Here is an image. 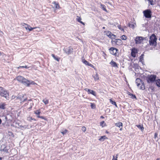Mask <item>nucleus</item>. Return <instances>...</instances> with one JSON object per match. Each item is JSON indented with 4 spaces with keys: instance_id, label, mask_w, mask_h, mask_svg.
<instances>
[{
    "instance_id": "obj_40",
    "label": "nucleus",
    "mask_w": 160,
    "mask_h": 160,
    "mask_svg": "<svg viewBox=\"0 0 160 160\" xmlns=\"http://www.w3.org/2000/svg\"><path fill=\"white\" fill-rule=\"evenodd\" d=\"M36 28L37 29V30H36V31L39 32L42 31V30L39 27H36Z\"/></svg>"
},
{
    "instance_id": "obj_22",
    "label": "nucleus",
    "mask_w": 160,
    "mask_h": 160,
    "mask_svg": "<svg viewBox=\"0 0 160 160\" xmlns=\"http://www.w3.org/2000/svg\"><path fill=\"white\" fill-rule=\"evenodd\" d=\"M19 128H21L23 130V129H26L27 128H28V125H19Z\"/></svg>"
},
{
    "instance_id": "obj_56",
    "label": "nucleus",
    "mask_w": 160,
    "mask_h": 160,
    "mask_svg": "<svg viewBox=\"0 0 160 160\" xmlns=\"http://www.w3.org/2000/svg\"><path fill=\"white\" fill-rule=\"evenodd\" d=\"M38 115L37 116V117L38 118H40V116H39V115Z\"/></svg>"
},
{
    "instance_id": "obj_18",
    "label": "nucleus",
    "mask_w": 160,
    "mask_h": 160,
    "mask_svg": "<svg viewBox=\"0 0 160 160\" xmlns=\"http://www.w3.org/2000/svg\"><path fill=\"white\" fill-rule=\"evenodd\" d=\"M136 26V24L135 22H133L132 23V24H128V26L133 29H134Z\"/></svg>"
},
{
    "instance_id": "obj_41",
    "label": "nucleus",
    "mask_w": 160,
    "mask_h": 160,
    "mask_svg": "<svg viewBox=\"0 0 160 160\" xmlns=\"http://www.w3.org/2000/svg\"><path fill=\"white\" fill-rule=\"evenodd\" d=\"M2 151L6 152H8V149H7L6 147H5L2 149Z\"/></svg>"
},
{
    "instance_id": "obj_3",
    "label": "nucleus",
    "mask_w": 160,
    "mask_h": 160,
    "mask_svg": "<svg viewBox=\"0 0 160 160\" xmlns=\"http://www.w3.org/2000/svg\"><path fill=\"white\" fill-rule=\"evenodd\" d=\"M136 83L138 87L141 89L144 90L145 89V86L143 82L139 78H137L136 80Z\"/></svg>"
},
{
    "instance_id": "obj_59",
    "label": "nucleus",
    "mask_w": 160,
    "mask_h": 160,
    "mask_svg": "<svg viewBox=\"0 0 160 160\" xmlns=\"http://www.w3.org/2000/svg\"><path fill=\"white\" fill-rule=\"evenodd\" d=\"M118 41H120V42L121 41V40L120 39H118Z\"/></svg>"
},
{
    "instance_id": "obj_46",
    "label": "nucleus",
    "mask_w": 160,
    "mask_h": 160,
    "mask_svg": "<svg viewBox=\"0 0 160 160\" xmlns=\"http://www.w3.org/2000/svg\"><path fill=\"white\" fill-rule=\"evenodd\" d=\"M17 97H16V96H15V95H13L12 96V97H11V98L12 99H17Z\"/></svg>"
},
{
    "instance_id": "obj_9",
    "label": "nucleus",
    "mask_w": 160,
    "mask_h": 160,
    "mask_svg": "<svg viewBox=\"0 0 160 160\" xmlns=\"http://www.w3.org/2000/svg\"><path fill=\"white\" fill-rule=\"evenodd\" d=\"M28 105H29V107L28 108V109L30 110L32 108V106L33 105V103L30 100L29 102H28V103H25L23 106L27 107Z\"/></svg>"
},
{
    "instance_id": "obj_20",
    "label": "nucleus",
    "mask_w": 160,
    "mask_h": 160,
    "mask_svg": "<svg viewBox=\"0 0 160 160\" xmlns=\"http://www.w3.org/2000/svg\"><path fill=\"white\" fill-rule=\"evenodd\" d=\"M52 4H54L56 9H59L60 8V6L58 3H56V2H52Z\"/></svg>"
},
{
    "instance_id": "obj_21",
    "label": "nucleus",
    "mask_w": 160,
    "mask_h": 160,
    "mask_svg": "<svg viewBox=\"0 0 160 160\" xmlns=\"http://www.w3.org/2000/svg\"><path fill=\"white\" fill-rule=\"evenodd\" d=\"M115 125L116 126L120 128V126H122V123L121 122H118L115 124Z\"/></svg>"
},
{
    "instance_id": "obj_63",
    "label": "nucleus",
    "mask_w": 160,
    "mask_h": 160,
    "mask_svg": "<svg viewBox=\"0 0 160 160\" xmlns=\"http://www.w3.org/2000/svg\"><path fill=\"white\" fill-rule=\"evenodd\" d=\"M120 130H122V128H121L120 129Z\"/></svg>"
},
{
    "instance_id": "obj_58",
    "label": "nucleus",
    "mask_w": 160,
    "mask_h": 160,
    "mask_svg": "<svg viewBox=\"0 0 160 160\" xmlns=\"http://www.w3.org/2000/svg\"><path fill=\"white\" fill-rule=\"evenodd\" d=\"M1 122H2V120L0 118V124L1 123Z\"/></svg>"
},
{
    "instance_id": "obj_24",
    "label": "nucleus",
    "mask_w": 160,
    "mask_h": 160,
    "mask_svg": "<svg viewBox=\"0 0 160 160\" xmlns=\"http://www.w3.org/2000/svg\"><path fill=\"white\" fill-rule=\"evenodd\" d=\"M6 104L4 103H0V109H4L5 106Z\"/></svg>"
},
{
    "instance_id": "obj_47",
    "label": "nucleus",
    "mask_w": 160,
    "mask_h": 160,
    "mask_svg": "<svg viewBox=\"0 0 160 160\" xmlns=\"http://www.w3.org/2000/svg\"><path fill=\"white\" fill-rule=\"evenodd\" d=\"M148 0L149 2V3H150V4L151 5L153 4V0Z\"/></svg>"
},
{
    "instance_id": "obj_5",
    "label": "nucleus",
    "mask_w": 160,
    "mask_h": 160,
    "mask_svg": "<svg viewBox=\"0 0 160 160\" xmlns=\"http://www.w3.org/2000/svg\"><path fill=\"white\" fill-rule=\"evenodd\" d=\"M27 96L25 94H21L18 95L17 98V99H19L22 102H24L27 100Z\"/></svg>"
},
{
    "instance_id": "obj_17",
    "label": "nucleus",
    "mask_w": 160,
    "mask_h": 160,
    "mask_svg": "<svg viewBox=\"0 0 160 160\" xmlns=\"http://www.w3.org/2000/svg\"><path fill=\"white\" fill-rule=\"evenodd\" d=\"M82 19L81 18L78 16H77V18H76V20H77L79 22L82 23V24L83 25H85V24L84 22H82L81 21V20Z\"/></svg>"
},
{
    "instance_id": "obj_11",
    "label": "nucleus",
    "mask_w": 160,
    "mask_h": 160,
    "mask_svg": "<svg viewBox=\"0 0 160 160\" xmlns=\"http://www.w3.org/2000/svg\"><path fill=\"white\" fill-rule=\"evenodd\" d=\"M109 50L110 53L111 54L114 55L116 54L117 52V49L116 48L112 47L109 49Z\"/></svg>"
},
{
    "instance_id": "obj_31",
    "label": "nucleus",
    "mask_w": 160,
    "mask_h": 160,
    "mask_svg": "<svg viewBox=\"0 0 160 160\" xmlns=\"http://www.w3.org/2000/svg\"><path fill=\"white\" fill-rule=\"evenodd\" d=\"M91 107L92 109H95L96 108V105L94 103H91Z\"/></svg>"
},
{
    "instance_id": "obj_27",
    "label": "nucleus",
    "mask_w": 160,
    "mask_h": 160,
    "mask_svg": "<svg viewBox=\"0 0 160 160\" xmlns=\"http://www.w3.org/2000/svg\"><path fill=\"white\" fill-rule=\"evenodd\" d=\"M52 57L55 60H56V61H59V60H60V58H57L54 55V54H52Z\"/></svg>"
},
{
    "instance_id": "obj_39",
    "label": "nucleus",
    "mask_w": 160,
    "mask_h": 160,
    "mask_svg": "<svg viewBox=\"0 0 160 160\" xmlns=\"http://www.w3.org/2000/svg\"><path fill=\"white\" fill-rule=\"evenodd\" d=\"M82 130L83 132H86V128L85 127L83 126L82 127Z\"/></svg>"
},
{
    "instance_id": "obj_6",
    "label": "nucleus",
    "mask_w": 160,
    "mask_h": 160,
    "mask_svg": "<svg viewBox=\"0 0 160 160\" xmlns=\"http://www.w3.org/2000/svg\"><path fill=\"white\" fill-rule=\"evenodd\" d=\"M151 11L149 9H147L143 11L145 17L146 18H149L151 17Z\"/></svg>"
},
{
    "instance_id": "obj_55",
    "label": "nucleus",
    "mask_w": 160,
    "mask_h": 160,
    "mask_svg": "<svg viewBox=\"0 0 160 160\" xmlns=\"http://www.w3.org/2000/svg\"><path fill=\"white\" fill-rule=\"evenodd\" d=\"M40 118H42V119H43L44 118L42 116H40Z\"/></svg>"
},
{
    "instance_id": "obj_29",
    "label": "nucleus",
    "mask_w": 160,
    "mask_h": 160,
    "mask_svg": "<svg viewBox=\"0 0 160 160\" xmlns=\"http://www.w3.org/2000/svg\"><path fill=\"white\" fill-rule=\"evenodd\" d=\"M156 83L157 86L160 87V79H158L156 81Z\"/></svg>"
},
{
    "instance_id": "obj_36",
    "label": "nucleus",
    "mask_w": 160,
    "mask_h": 160,
    "mask_svg": "<svg viewBox=\"0 0 160 160\" xmlns=\"http://www.w3.org/2000/svg\"><path fill=\"white\" fill-rule=\"evenodd\" d=\"M121 39L123 40H125L127 39V37L125 35H123L121 36Z\"/></svg>"
},
{
    "instance_id": "obj_44",
    "label": "nucleus",
    "mask_w": 160,
    "mask_h": 160,
    "mask_svg": "<svg viewBox=\"0 0 160 160\" xmlns=\"http://www.w3.org/2000/svg\"><path fill=\"white\" fill-rule=\"evenodd\" d=\"M36 29V28H35V27L32 28L31 27H30V26L28 30L29 31H31L33 29Z\"/></svg>"
},
{
    "instance_id": "obj_19",
    "label": "nucleus",
    "mask_w": 160,
    "mask_h": 160,
    "mask_svg": "<svg viewBox=\"0 0 160 160\" xmlns=\"http://www.w3.org/2000/svg\"><path fill=\"white\" fill-rule=\"evenodd\" d=\"M82 61L83 62L84 64H85V65H87L88 66H91V67H92V65L91 64H89L88 61H87L85 59H83L82 60Z\"/></svg>"
},
{
    "instance_id": "obj_7",
    "label": "nucleus",
    "mask_w": 160,
    "mask_h": 160,
    "mask_svg": "<svg viewBox=\"0 0 160 160\" xmlns=\"http://www.w3.org/2000/svg\"><path fill=\"white\" fill-rule=\"evenodd\" d=\"M143 38L142 37L138 36L135 39V43L137 44L141 43L143 41Z\"/></svg>"
},
{
    "instance_id": "obj_52",
    "label": "nucleus",
    "mask_w": 160,
    "mask_h": 160,
    "mask_svg": "<svg viewBox=\"0 0 160 160\" xmlns=\"http://www.w3.org/2000/svg\"><path fill=\"white\" fill-rule=\"evenodd\" d=\"M24 66H20L18 67V69H19L20 68H24Z\"/></svg>"
},
{
    "instance_id": "obj_49",
    "label": "nucleus",
    "mask_w": 160,
    "mask_h": 160,
    "mask_svg": "<svg viewBox=\"0 0 160 160\" xmlns=\"http://www.w3.org/2000/svg\"><path fill=\"white\" fill-rule=\"evenodd\" d=\"M28 120H35V119L34 118H32V117H28L27 118Z\"/></svg>"
},
{
    "instance_id": "obj_33",
    "label": "nucleus",
    "mask_w": 160,
    "mask_h": 160,
    "mask_svg": "<svg viewBox=\"0 0 160 160\" xmlns=\"http://www.w3.org/2000/svg\"><path fill=\"white\" fill-rule=\"evenodd\" d=\"M137 126L139 129H140L141 130H142V131L144 129V128L142 127V126L141 125H137Z\"/></svg>"
},
{
    "instance_id": "obj_45",
    "label": "nucleus",
    "mask_w": 160,
    "mask_h": 160,
    "mask_svg": "<svg viewBox=\"0 0 160 160\" xmlns=\"http://www.w3.org/2000/svg\"><path fill=\"white\" fill-rule=\"evenodd\" d=\"M26 26V27H25V29L26 30H28L29 29V28L30 27V25H28V24H27V25H25Z\"/></svg>"
},
{
    "instance_id": "obj_48",
    "label": "nucleus",
    "mask_w": 160,
    "mask_h": 160,
    "mask_svg": "<svg viewBox=\"0 0 160 160\" xmlns=\"http://www.w3.org/2000/svg\"><path fill=\"white\" fill-rule=\"evenodd\" d=\"M143 54H142L140 57V61H142V60H143Z\"/></svg>"
},
{
    "instance_id": "obj_16",
    "label": "nucleus",
    "mask_w": 160,
    "mask_h": 160,
    "mask_svg": "<svg viewBox=\"0 0 160 160\" xmlns=\"http://www.w3.org/2000/svg\"><path fill=\"white\" fill-rule=\"evenodd\" d=\"M93 78H94V80L95 81L98 80H99V76L97 73L93 76Z\"/></svg>"
},
{
    "instance_id": "obj_28",
    "label": "nucleus",
    "mask_w": 160,
    "mask_h": 160,
    "mask_svg": "<svg viewBox=\"0 0 160 160\" xmlns=\"http://www.w3.org/2000/svg\"><path fill=\"white\" fill-rule=\"evenodd\" d=\"M43 102L45 104H47L48 103L49 101L48 99H44L42 100Z\"/></svg>"
},
{
    "instance_id": "obj_50",
    "label": "nucleus",
    "mask_w": 160,
    "mask_h": 160,
    "mask_svg": "<svg viewBox=\"0 0 160 160\" xmlns=\"http://www.w3.org/2000/svg\"><path fill=\"white\" fill-rule=\"evenodd\" d=\"M27 24H26V23H21V25H22V26H23V27H24V28H25V27H26V26L25 25H27Z\"/></svg>"
},
{
    "instance_id": "obj_37",
    "label": "nucleus",
    "mask_w": 160,
    "mask_h": 160,
    "mask_svg": "<svg viewBox=\"0 0 160 160\" xmlns=\"http://www.w3.org/2000/svg\"><path fill=\"white\" fill-rule=\"evenodd\" d=\"M110 38L114 39L116 38V36L113 34H112L111 36H110Z\"/></svg>"
},
{
    "instance_id": "obj_1",
    "label": "nucleus",
    "mask_w": 160,
    "mask_h": 160,
    "mask_svg": "<svg viewBox=\"0 0 160 160\" xmlns=\"http://www.w3.org/2000/svg\"><path fill=\"white\" fill-rule=\"evenodd\" d=\"M0 95L4 97L7 100L9 99V93L3 88L0 87Z\"/></svg>"
},
{
    "instance_id": "obj_15",
    "label": "nucleus",
    "mask_w": 160,
    "mask_h": 160,
    "mask_svg": "<svg viewBox=\"0 0 160 160\" xmlns=\"http://www.w3.org/2000/svg\"><path fill=\"white\" fill-rule=\"evenodd\" d=\"M110 63L113 67H118V65L117 63L112 60L111 61Z\"/></svg>"
},
{
    "instance_id": "obj_60",
    "label": "nucleus",
    "mask_w": 160,
    "mask_h": 160,
    "mask_svg": "<svg viewBox=\"0 0 160 160\" xmlns=\"http://www.w3.org/2000/svg\"><path fill=\"white\" fill-rule=\"evenodd\" d=\"M28 107H29V105H28V106L27 107V109H28Z\"/></svg>"
},
{
    "instance_id": "obj_51",
    "label": "nucleus",
    "mask_w": 160,
    "mask_h": 160,
    "mask_svg": "<svg viewBox=\"0 0 160 160\" xmlns=\"http://www.w3.org/2000/svg\"><path fill=\"white\" fill-rule=\"evenodd\" d=\"M4 34L3 32L0 30V36H2Z\"/></svg>"
},
{
    "instance_id": "obj_8",
    "label": "nucleus",
    "mask_w": 160,
    "mask_h": 160,
    "mask_svg": "<svg viewBox=\"0 0 160 160\" xmlns=\"http://www.w3.org/2000/svg\"><path fill=\"white\" fill-rule=\"evenodd\" d=\"M156 76L155 75H152L149 76L148 78V82H152L155 80Z\"/></svg>"
},
{
    "instance_id": "obj_35",
    "label": "nucleus",
    "mask_w": 160,
    "mask_h": 160,
    "mask_svg": "<svg viewBox=\"0 0 160 160\" xmlns=\"http://www.w3.org/2000/svg\"><path fill=\"white\" fill-rule=\"evenodd\" d=\"M34 112L35 114H36L37 115H39V114L40 113V110H37L36 111H34Z\"/></svg>"
},
{
    "instance_id": "obj_62",
    "label": "nucleus",
    "mask_w": 160,
    "mask_h": 160,
    "mask_svg": "<svg viewBox=\"0 0 160 160\" xmlns=\"http://www.w3.org/2000/svg\"><path fill=\"white\" fill-rule=\"evenodd\" d=\"M2 159V158L1 157H0V160H1Z\"/></svg>"
},
{
    "instance_id": "obj_38",
    "label": "nucleus",
    "mask_w": 160,
    "mask_h": 160,
    "mask_svg": "<svg viewBox=\"0 0 160 160\" xmlns=\"http://www.w3.org/2000/svg\"><path fill=\"white\" fill-rule=\"evenodd\" d=\"M67 132V130L66 129H65L63 131L61 132V133L63 135H64V134H66Z\"/></svg>"
},
{
    "instance_id": "obj_42",
    "label": "nucleus",
    "mask_w": 160,
    "mask_h": 160,
    "mask_svg": "<svg viewBox=\"0 0 160 160\" xmlns=\"http://www.w3.org/2000/svg\"><path fill=\"white\" fill-rule=\"evenodd\" d=\"M129 95L130 96H131V98H136V97L135 96V95H133V94H129Z\"/></svg>"
},
{
    "instance_id": "obj_30",
    "label": "nucleus",
    "mask_w": 160,
    "mask_h": 160,
    "mask_svg": "<svg viewBox=\"0 0 160 160\" xmlns=\"http://www.w3.org/2000/svg\"><path fill=\"white\" fill-rule=\"evenodd\" d=\"M106 35L107 36H108L109 38L110 37V36H111V35L112 34L111 32L109 31H106Z\"/></svg>"
},
{
    "instance_id": "obj_43",
    "label": "nucleus",
    "mask_w": 160,
    "mask_h": 160,
    "mask_svg": "<svg viewBox=\"0 0 160 160\" xmlns=\"http://www.w3.org/2000/svg\"><path fill=\"white\" fill-rule=\"evenodd\" d=\"M117 27L119 29L121 30L122 31H124V29L121 28V26L120 25H118Z\"/></svg>"
},
{
    "instance_id": "obj_13",
    "label": "nucleus",
    "mask_w": 160,
    "mask_h": 160,
    "mask_svg": "<svg viewBox=\"0 0 160 160\" xmlns=\"http://www.w3.org/2000/svg\"><path fill=\"white\" fill-rule=\"evenodd\" d=\"M85 90L87 91L88 92V93L89 94H91L94 96H96V95L95 92L94 91L92 90H91L88 88H85Z\"/></svg>"
},
{
    "instance_id": "obj_54",
    "label": "nucleus",
    "mask_w": 160,
    "mask_h": 160,
    "mask_svg": "<svg viewBox=\"0 0 160 160\" xmlns=\"http://www.w3.org/2000/svg\"><path fill=\"white\" fill-rule=\"evenodd\" d=\"M157 133H155V135H154V138H156L157 137Z\"/></svg>"
},
{
    "instance_id": "obj_32",
    "label": "nucleus",
    "mask_w": 160,
    "mask_h": 160,
    "mask_svg": "<svg viewBox=\"0 0 160 160\" xmlns=\"http://www.w3.org/2000/svg\"><path fill=\"white\" fill-rule=\"evenodd\" d=\"M101 8L105 11H106L107 10L105 8V6L104 5H102V4H101Z\"/></svg>"
},
{
    "instance_id": "obj_57",
    "label": "nucleus",
    "mask_w": 160,
    "mask_h": 160,
    "mask_svg": "<svg viewBox=\"0 0 160 160\" xmlns=\"http://www.w3.org/2000/svg\"><path fill=\"white\" fill-rule=\"evenodd\" d=\"M101 118H104V117H103L102 116H101Z\"/></svg>"
},
{
    "instance_id": "obj_64",
    "label": "nucleus",
    "mask_w": 160,
    "mask_h": 160,
    "mask_svg": "<svg viewBox=\"0 0 160 160\" xmlns=\"http://www.w3.org/2000/svg\"><path fill=\"white\" fill-rule=\"evenodd\" d=\"M1 52H0V56H1Z\"/></svg>"
},
{
    "instance_id": "obj_14",
    "label": "nucleus",
    "mask_w": 160,
    "mask_h": 160,
    "mask_svg": "<svg viewBox=\"0 0 160 160\" xmlns=\"http://www.w3.org/2000/svg\"><path fill=\"white\" fill-rule=\"evenodd\" d=\"M108 138L105 135L101 136L99 138L98 140L101 141H103L105 139H107Z\"/></svg>"
},
{
    "instance_id": "obj_23",
    "label": "nucleus",
    "mask_w": 160,
    "mask_h": 160,
    "mask_svg": "<svg viewBox=\"0 0 160 160\" xmlns=\"http://www.w3.org/2000/svg\"><path fill=\"white\" fill-rule=\"evenodd\" d=\"M28 81L29 82V83H28V85H27V84H26V85H25L26 86H29L30 84L37 85V84L33 81H30L28 80Z\"/></svg>"
},
{
    "instance_id": "obj_61",
    "label": "nucleus",
    "mask_w": 160,
    "mask_h": 160,
    "mask_svg": "<svg viewBox=\"0 0 160 160\" xmlns=\"http://www.w3.org/2000/svg\"><path fill=\"white\" fill-rule=\"evenodd\" d=\"M156 160H159V158H158Z\"/></svg>"
},
{
    "instance_id": "obj_4",
    "label": "nucleus",
    "mask_w": 160,
    "mask_h": 160,
    "mask_svg": "<svg viewBox=\"0 0 160 160\" xmlns=\"http://www.w3.org/2000/svg\"><path fill=\"white\" fill-rule=\"evenodd\" d=\"M16 79L18 82L22 83L25 85H26V84L28 85V83H29L28 80L22 76H18L16 78Z\"/></svg>"
},
{
    "instance_id": "obj_25",
    "label": "nucleus",
    "mask_w": 160,
    "mask_h": 160,
    "mask_svg": "<svg viewBox=\"0 0 160 160\" xmlns=\"http://www.w3.org/2000/svg\"><path fill=\"white\" fill-rule=\"evenodd\" d=\"M110 102L112 104L115 105L116 107H117V105L116 102H115L113 101L112 99H110Z\"/></svg>"
},
{
    "instance_id": "obj_12",
    "label": "nucleus",
    "mask_w": 160,
    "mask_h": 160,
    "mask_svg": "<svg viewBox=\"0 0 160 160\" xmlns=\"http://www.w3.org/2000/svg\"><path fill=\"white\" fill-rule=\"evenodd\" d=\"M138 52L137 50L135 48H133L132 49L131 55L133 57H136V54Z\"/></svg>"
},
{
    "instance_id": "obj_53",
    "label": "nucleus",
    "mask_w": 160,
    "mask_h": 160,
    "mask_svg": "<svg viewBox=\"0 0 160 160\" xmlns=\"http://www.w3.org/2000/svg\"><path fill=\"white\" fill-rule=\"evenodd\" d=\"M30 68V67H28L27 66H25L24 67V68Z\"/></svg>"
},
{
    "instance_id": "obj_26",
    "label": "nucleus",
    "mask_w": 160,
    "mask_h": 160,
    "mask_svg": "<svg viewBox=\"0 0 160 160\" xmlns=\"http://www.w3.org/2000/svg\"><path fill=\"white\" fill-rule=\"evenodd\" d=\"M100 125L102 127H104L106 126V124L105 122L104 121H103L100 123Z\"/></svg>"
},
{
    "instance_id": "obj_10",
    "label": "nucleus",
    "mask_w": 160,
    "mask_h": 160,
    "mask_svg": "<svg viewBox=\"0 0 160 160\" xmlns=\"http://www.w3.org/2000/svg\"><path fill=\"white\" fill-rule=\"evenodd\" d=\"M63 50L66 54H69L72 52V49L71 47H69L67 48L63 49Z\"/></svg>"
},
{
    "instance_id": "obj_34",
    "label": "nucleus",
    "mask_w": 160,
    "mask_h": 160,
    "mask_svg": "<svg viewBox=\"0 0 160 160\" xmlns=\"http://www.w3.org/2000/svg\"><path fill=\"white\" fill-rule=\"evenodd\" d=\"M118 154H117L116 156L114 155L113 156V158L112 160H117Z\"/></svg>"
},
{
    "instance_id": "obj_2",
    "label": "nucleus",
    "mask_w": 160,
    "mask_h": 160,
    "mask_svg": "<svg viewBox=\"0 0 160 160\" xmlns=\"http://www.w3.org/2000/svg\"><path fill=\"white\" fill-rule=\"evenodd\" d=\"M157 38L155 35L152 34L150 37L149 40V44L151 46H156Z\"/></svg>"
}]
</instances>
